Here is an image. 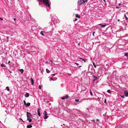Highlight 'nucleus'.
I'll use <instances>...</instances> for the list:
<instances>
[{"label":"nucleus","mask_w":128,"mask_h":128,"mask_svg":"<svg viewBox=\"0 0 128 128\" xmlns=\"http://www.w3.org/2000/svg\"><path fill=\"white\" fill-rule=\"evenodd\" d=\"M39 4L40 5L41 4L42 2L44 4L48 7V9L47 8V10L48 12L50 11V3L48 0H38Z\"/></svg>","instance_id":"f257e3e1"},{"label":"nucleus","mask_w":128,"mask_h":128,"mask_svg":"<svg viewBox=\"0 0 128 128\" xmlns=\"http://www.w3.org/2000/svg\"><path fill=\"white\" fill-rule=\"evenodd\" d=\"M87 0H78V5H81L84 4L87 1Z\"/></svg>","instance_id":"f03ea898"},{"label":"nucleus","mask_w":128,"mask_h":128,"mask_svg":"<svg viewBox=\"0 0 128 128\" xmlns=\"http://www.w3.org/2000/svg\"><path fill=\"white\" fill-rule=\"evenodd\" d=\"M26 116L27 118V120H28V118H32V116L31 113L28 112H26Z\"/></svg>","instance_id":"7ed1b4c3"},{"label":"nucleus","mask_w":128,"mask_h":128,"mask_svg":"<svg viewBox=\"0 0 128 128\" xmlns=\"http://www.w3.org/2000/svg\"><path fill=\"white\" fill-rule=\"evenodd\" d=\"M44 114L45 116V117L44 118V119L45 120L48 117V116H47V113L46 112V111H44Z\"/></svg>","instance_id":"20e7f679"},{"label":"nucleus","mask_w":128,"mask_h":128,"mask_svg":"<svg viewBox=\"0 0 128 128\" xmlns=\"http://www.w3.org/2000/svg\"><path fill=\"white\" fill-rule=\"evenodd\" d=\"M124 95L126 97H128V91L127 90H125L124 91Z\"/></svg>","instance_id":"39448f33"},{"label":"nucleus","mask_w":128,"mask_h":128,"mask_svg":"<svg viewBox=\"0 0 128 128\" xmlns=\"http://www.w3.org/2000/svg\"><path fill=\"white\" fill-rule=\"evenodd\" d=\"M37 112L38 115L39 116H40V109L39 108H38L37 109Z\"/></svg>","instance_id":"423d86ee"},{"label":"nucleus","mask_w":128,"mask_h":128,"mask_svg":"<svg viewBox=\"0 0 128 128\" xmlns=\"http://www.w3.org/2000/svg\"><path fill=\"white\" fill-rule=\"evenodd\" d=\"M56 23L55 21H54V20H52L51 22V24H50L52 26L54 25V24Z\"/></svg>","instance_id":"0eeeda50"},{"label":"nucleus","mask_w":128,"mask_h":128,"mask_svg":"<svg viewBox=\"0 0 128 128\" xmlns=\"http://www.w3.org/2000/svg\"><path fill=\"white\" fill-rule=\"evenodd\" d=\"M30 95V94L27 92H26V94L25 95V96L26 97H28Z\"/></svg>","instance_id":"6e6552de"},{"label":"nucleus","mask_w":128,"mask_h":128,"mask_svg":"<svg viewBox=\"0 0 128 128\" xmlns=\"http://www.w3.org/2000/svg\"><path fill=\"white\" fill-rule=\"evenodd\" d=\"M30 80L31 81L32 85H34V80L32 78H30Z\"/></svg>","instance_id":"1a4fd4ad"},{"label":"nucleus","mask_w":128,"mask_h":128,"mask_svg":"<svg viewBox=\"0 0 128 128\" xmlns=\"http://www.w3.org/2000/svg\"><path fill=\"white\" fill-rule=\"evenodd\" d=\"M56 80V79H54V78H52L51 77H50V81H51V80L54 81V80Z\"/></svg>","instance_id":"9d476101"},{"label":"nucleus","mask_w":128,"mask_h":128,"mask_svg":"<svg viewBox=\"0 0 128 128\" xmlns=\"http://www.w3.org/2000/svg\"><path fill=\"white\" fill-rule=\"evenodd\" d=\"M99 25H101V26L102 27H104L106 26V24H99Z\"/></svg>","instance_id":"9b49d317"},{"label":"nucleus","mask_w":128,"mask_h":128,"mask_svg":"<svg viewBox=\"0 0 128 128\" xmlns=\"http://www.w3.org/2000/svg\"><path fill=\"white\" fill-rule=\"evenodd\" d=\"M32 126L31 125H28L27 126V127L28 128H31L32 127Z\"/></svg>","instance_id":"f8f14e48"},{"label":"nucleus","mask_w":128,"mask_h":128,"mask_svg":"<svg viewBox=\"0 0 128 128\" xmlns=\"http://www.w3.org/2000/svg\"><path fill=\"white\" fill-rule=\"evenodd\" d=\"M76 17L78 18H80V16L78 14H75Z\"/></svg>","instance_id":"ddd939ff"},{"label":"nucleus","mask_w":128,"mask_h":128,"mask_svg":"<svg viewBox=\"0 0 128 128\" xmlns=\"http://www.w3.org/2000/svg\"><path fill=\"white\" fill-rule=\"evenodd\" d=\"M30 105V103L29 102H28L27 104H26V106H29Z\"/></svg>","instance_id":"4468645a"},{"label":"nucleus","mask_w":128,"mask_h":128,"mask_svg":"<svg viewBox=\"0 0 128 128\" xmlns=\"http://www.w3.org/2000/svg\"><path fill=\"white\" fill-rule=\"evenodd\" d=\"M124 17L125 18L126 20H128V18L126 17V14H124Z\"/></svg>","instance_id":"2eb2a0df"},{"label":"nucleus","mask_w":128,"mask_h":128,"mask_svg":"<svg viewBox=\"0 0 128 128\" xmlns=\"http://www.w3.org/2000/svg\"><path fill=\"white\" fill-rule=\"evenodd\" d=\"M43 32L44 33V31L43 32L42 31L41 32H40V33L41 34L42 36H44V35L43 33Z\"/></svg>","instance_id":"dca6fc26"},{"label":"nucleus","mask_w":128,"mask_h":128,"mask_svg":"<svg viewBox=\"0 0 128 128\" xmlns=\"http://www.w3.org/2000/svg\"><path fill=\"white\" fill-rule=\"evenodd\" d=\"M20 72L21 73H22L24 72V70L22 69H21L20 70Z\"/></svg>","instance_id":"f3484780"},{"label":"nucleus","mask_w":128,"mask_h":128,"mask_svg":"<svg viewBox=\"0 0 128 128\" xmlns=\"http://www.w3.org/2000/svg\"><path fill=\"white\" fill-rule=\"evenodd\" d=\"M46 72L47 73H48L50 72L49 71V70L47 69H46Z\"/></svg>","instance_id":"a211bd4d"},{"label":"nucleus","mask_w":128,"mask_h":128,"mask_svg":"<svg viewBox=\"0 0 128 128\" xmlns=\"http://www.w3.org/2000/svg\"><path fill=\"white\" fill-rule=\"evenodd\" d=\"M6 88L7 89V90L9 91L10 90L9 89V88L8 87V86H7L6 87Z\"/></svg>","instance_id":"6ab92c4d"},{"label":"nucleus","mask_w":128,"mask_h":128,"mask_svg":"<svg viewBox=\"0 0 128 128\" xmlns=\"http://www.w3.org/2000/svg\"><path fill=\"white\" fill-rule=\"evenodd\" d=\"M1 67H6V66L4 64H1Z\"/></svg>","instance_id":"aec40b11"},{"label":"nucleus","mask_w":128,"mask_h":128,"mask_svg":"<svg viewBox=\"0 0 128 128\" xmlns=\"http://www.w3.org/2000/svg\"><path fill=\"white\" fill-rule=\"evenodd\" d=\"M79 59L80 60H82V61H84L85 62H86V60H84V59L82 58H79Z\"/></svg>","instance_id":"412c9836"},{"label":"nucleus","mask_w":128,"mask_h":128,"mask_svg":"<svg viewBox=\"0 0 128 128\" xmlns=\"http://www.w3.org/2000/svg\"><path fill=\"white\" fill-rule=\"evenodd\" d=\"M124 55L128 57V54L127 53H126L124 54Z\"/></svg>","instance_id":"4be33fe9"},{"label":"nucleus","mask_w":128,"mask_h":128,"mask_svg":"<svg viewBox=\"0 0 128 128\" xmlns=\"http://www.w3.org/2000/svg\"><path fill=\"white\" fill-rule=\"evenodd\" d=\"M93 62V65L94 67L95 68H96V65L95 64L94 62Z\"/></svg>","instance_id":"5701e85b"},{"label":"nucleus","mask_w":128,"mask_h":128,"mask_svg":"<svg viewBox=\"0 0 128 128\" xmlns=\"http://www.w3.org/2000/svg\"><path fill=\"white\" fill-rule=\"evenodd\" d=\"M28 120V122H31L32 121V120L31 119V118H28V120Z\"/></svg>","instance_id":"b1692460"},{"label":"nucleus","mask_w":128,"mask_h":128,"mask_svg":"<svg viewBox=\"0 0 128 128\" xmlns=\"http://www.w3.org/2000/svg\"><path fill=\"white\" fill-rule=\"evenodd\" d=\"M107 92H108V93H109L110 94L111 93V92L110 91V90H107Z\"/></svg>","instance_id":"393cba45"},{"label":"nucleus","mask_w":128,"mask_h":128,"mask_svg":"<svg viewBox=\"0 0 128 128\" xmlns=\"http://www.w3.org/2000/svg\"><path fill=\"white\" fill-rule=\"evenodd\" d=\"M65 98L66 99H68V95H67L66 96H65Z\"/></svg>","instance_id":"a878e982"},{"label":"nucleus","mask_w":128,"mask_h":128,"mask_svg":"<svg viewBox=\"0 0 128 128\" xmlns=\"http://www.w3.org/2000/svg\"><path fill=\"white\" fill-rule=\"evenodd\" d=\"M27 15V16H29V17L30 18V19L31 18V15H30V14H28V15Z\"/></svg>","instance_id":"bb28decb"},{"label":"nucleus","mask_w":128,"mask_h":128,"mask_svg":"<svg viewBox=\"0 0 128 128\" xmlns=\"http://www.w3.org/2000/svg\"><path fill=\"white\" fill-rule=\"evenodd\" d=\"M24 103V105L26 106V101L25 100H24L23 101Z\"/></svg>","instance_id":"cd10ccee"},{"label":"nucleus","mask_w":128,"mask_h":128,"mask_svg":"<svg viewBox=\"0 0 128 128\" xmlns=\"http://www.w3.org/2000/svg\"><path fill=\"white\" fill-rule=\"evenodd\" d=\"M96 122H97V123H99L100 122L99 120L98 119H96Z\"/></svg>","instance_id":"c85d7f7f"},{"label":"nucleus","mask_w":128,"mask_h":128,"mask_svg":"<svg viewBox=\"0 0 128 128\" xmlns=\"http://www.w3.org/2000/svg\"><path fill=\"white\" fill-rule=\"evenodd\" d=\"M78 20L77 18H75V19L73 21L74 22H75V21H76V20Z\"/></svg>","instance_id":"c756f323"},{"label":"nucleus","mask_w":128,"mask_h":128,"mask_svg":"<svg viewBox=\"0 0 128 128\" xmlns=\"http://www.w3.org/2000/svg\"><path fill=\"white\" fill-rule=\"evenodd\" d=\"M90 94L92 95V93L91 91L90 90Z\"/></svg>","instance_id":"7c9ffc66"},{"label":"nucleus","mask_w":128,"mask_h":128,"mask_svg":"<svg viewBox=\"0 0 128 128\" xmlns=\"http://www.w3.org/2000/svg\"><path fill=\"white\" fill-rule=\"evenodd\" d=\"M75 100L76 102H78L79 101V99H76Z\"/></svg>","instance_id":"2f4dec72"},{"label":"nucleus","mask_w":128,"mask_h":128,"mask_svg":"<svg viewBox=\"0 0 128 128\" xmlns=\"http://www.w3.org/2000/svg\"><path fill=\"white\" fill-rule=\"evenodd\" d=\"M90 100V98H85L84 99V100Z\"/></svg>","instance_id":"473e14b6"},{"label":"nucleus","mask_w":128,"mask_h":128,"mask_svg":"<svg viewBox=\"0 0 128 128\" xmlns=\"http://www.w3.org/2000/svg\"><path fill=\"white\" fill-rule=\"evenodd\" d=\"M61 98L63 100H64V99H65V97H64L62 98Z\"/></svg>","instance_id":"72a5a7b5"},{"label":"nucleus","mask_w":128,"mask_h":128,"mask_svg":"<svg viewBox=\"0 0 128 128\" xmlns=\"http://www.w3.org/2000/svg\"><path fill=\"white\" fill-rule=\"evenodd\" d=\"M39 88L40 89H41V86H40V85H39Z\"/></svg>","instance_id":"f704fd0d"},{"label":"nucleus","mask_w":128,"mask_h":128,"mask_svg":"<svg viewBox=\"0 0 128 128\" xmlns=\"http://www.w3.org/2000/svg\"><path fill=\"white\" fill-rule=\"evenodd\" d=\"M16 20V18H14V21H15ZM15 22H16V21H15Z\"/></svg>","instance_id":"c9c22d12"},{"label":"nucleus","mask_w":128,"mask_h":128,"mask_svg":"<svg viewBox=\"0 0 128 128\" xmlns=\"http://www.w3.org/2000/svg\"><path fill=\"white\" fill-rule=\"evenodd\" d=\"M120 8V7H118V6H116V8Z\"/></svg>","instance_id":"e433bc0d"},{"label":"nucleus","mask_w":128,"mask_h":128,"mask_svg":"<svg viewBox=\"0 0 128 128\" xmlns=\"http://www.w3.org/2000/svg\"><path fill=\"white\" fill-rule=\"evenodd\" d=\"M55 75H56V74H52L51 75L54 76Z\"/></svg>","instance_id":"4c0bfd02"},{"label":"nucleus","mask_w":128,"mask_h":128,"mask_svg":"<svg viewBox=\"0 0 128 128\" xmlns=\"http://www.w3.org/2000/svg\"><path fill=\"white\" fill-rule=\"evenodd\" d=\"M0 19L1 20H3V19L2 18H0Z\"/></svg>","instance_id":"58836bf2"},{"label":"nucleus","mask_w":128,"mask_h":128,"mask_svg":"<svg viewBox=\"0 0 128 128\" xmlns=\"http://www.w3.org/2000/svg\"><path fill=\"white\" fill-rule=\"evenodd\" d=\"M95 33V32H94L93 33V34H93V35L94 36V33Z\"/></svg>","instance_id":"ea45409f"},{"label":"nucleus","mask_w":128,"mask_h":128,"mask_svg":"<svg viewBox=\"0 0 128 128\" xmlns=\"http://www.w3.org/2000/svg\"><path fill=\"white\" fill-rule=\"evenodd\" d=\"M19 119H20V120H21L22 121V122H24V121L22 120V119H20V118H19Z\"/></svg>","instance_id":"a19ab883"},{"label":"nucleus","mask_w":128,"mask_h":128,"mask_svg":"<svg viewBox=\"0 0 128 128\" xmlns=\"http://www.w3.org/2000/svg\"><path fill=\"white\" fill-rule=\"evenodd\" d=\"M121 96L122 98H124V96Z\"/></svg>","instance_id":"79ce46f5"},{"label":"nucleus","mask_w":128,"mask_h":128,"mask_svg":"<svg viewBox=\"0 0 128 128\" xmlns=\"http://www.w3.org/2000/svg\"><path fill=\"white\" fill-rule=\"evenodd\" d=\"M46 64H48V62H46Z\"/></svg>","instance_id":"37998d69"},{"label":"nucleus","mask_w":128,"mask_h":128,"mask_svg":"<svg viewBox=\"0 0 128 128\" xmlns=\"http://www.w3.org/2000/svg\"><path fill=\"white\" fill-rule=\"evenodd\" d=\"M106 99L104 101V103H106Z\"/></svg>","instance_id":"c03bdc74"},{"label":"nucleus","mask_w":128,"mask_h":128,"mask_svg":"<svg viewBox=\"0 0 128 128\" xmlns=\"http://www.w3.org/2000/svg\"><path fill=\"white\" fill-rule=\"evenodd\" d=\"M9 71L10 72V73H12V72L11 71H10L9 70Z\"/></svg>","instance_id":"a18cd8bd"},{"label":"nucleus","mask_w":128,"mask_h":128,"mask_svg":"<svg viewBox=\"0 0 128 128\" xmlns=\"http://www.w3.org/2000/svg\"><path fill=\"white\" fill-rule=\"evenodd\" d=\"M92 121H93V122H95V120H92Z\"/></svg>","instance_id":"49530a36"},{"label":"nucleus","mask_w":128,"mask_h":128,"mask_svg":"<svg viewBox=\"0 0 128 128\" xmlns=\"http://www.w3.org/2000/svg\"><path fill=\"white\" fill-rule=\"evenodd\" d=\"M10 61H9L8 62V63L9 64L10 63Z\"/></svg>","instance_id":"de8ad7c7"},{"label":"nucleus","mask_w":128,"mask_h":128,"mask_svg":"<svg viewBox=\"0 0 128 128\" xmlns=\"http://www.w3.org/2000/svg\"><path fill=\"white\" fill-rule=\"evenodd\" d=\"M52 33L50 35L51 36H52Z\"/></svg>","instance_id":"09e8293b"},{"label":"nucleus","mask_w":128,"mask_h":128,"mask_svg":"<svg viewBox=\"0 0 128 128\" xmlns=\"http://www.w3.org/2000/svg\"><path fill=\"white\" fill-rule=\"evenodd\" d=\"M93 76V77H94V78H96V76Z\"/></svg>","instance_id":"8fccbe9b"},{"label":"nucleus","mask_w":128,"mask_h":128,"mask_svg":"<svg viewBox=\"0 0 128 128\" xmlns=\"http://www.w3.org/2000/svg\"><path fill=\"white\" fill-rule=\"evenodd\" d=\"M50 61L51 62H52V60H50Z\"/></svg>","instance_id":"3c124183"},{"label":"nucleus","mask_w":128,"mask_h":128,"mask_svg":"<svg viewBox=\"0 0 128 128\" xmlns=\"http://www.w3.org/2000/svg\"><path fill=\"white\" fill-rule=\"evenodd\" d=\"M57 36H58V38H59V36L58 35H57Z\"/></svg>","instance_id":"603ef678"},{"label":"nucleus","mask_w":128,"mask_h":128,"mask_svg":"<svg viewBox=\"0 0 128 128\" xmlns=\"http://www.w3.org/2000/svg\"><path fill=\"white\" fill-rule=\"evenodd\" d=\"M118 4L119 5H121V4L120 3H119V4Z\"/></svg>","instance_id":"864d4df0"},{"label":"nucleus","mask_w":128,"mask_h":128,"mask_svg":"<svg viewBox=\"0 0 128 128\" xmlns=\"http://www.w3.org/2000/svg\"><path fill=\"white\" fill-rule=\"evenodd\" d=\"M75 64H78V63H75Z\"/></svg>","instance_id":"5fc2aeb1"},{"label":"nucleus","mask_w":128,"mask_h":128,"mask_svg":"<svg viewBox=\"0 0 128 128\" xmlns=\"http://www.w3.org/2000/svg\"><path fill=\"white\" fill-rule=\"evenodd\" d=\"M6 38H7L8 39V37H7Z\"/></svg>","instance_id":"6e6d98bb"},{"label":"nucleus","mask_w":128,"mask_h":128,"mask_svg":"<svg viewBox=\"0 0 128 128\" xmlns=\"http://www.w3.org/2000/svg\"><path fill=\"white\" fill-rule=\"evenodd\" d=\"M104 0V1L105 2H106V1H105V0Z\"/></svg>","instance_id":"4d7b16f0"},{"label":"nucleus","mask_w":128,"mask_h":128,"mask_svg":"<svg viewBox=\"0 0 128 128\" xmlns=\"http://www.w3.org/2000/svg\"><path fill=\"white\" fill-rule=\"evenodd\" d=\"M26 20H29V19H26Z\"/></svg>","instance_id":"13d9d810"},{"label":"nucleus","mask_w":128,"mask_h":128,"mask_svg":"<svg viewBox=\"0 0 128 128\" xmlns=\"http://www.w3.org/2000/svg\"><path fill=\"white\" fill-rule=\"evenodd\" d=\"M81 66H78V67H81Z\"/></svg>","instance_id":"bf43d9fd"},{"label":"nucleus","mask_w":128,"mask_h":128,"mask_svg":"<svg viewBox=\"0 0 128 128\" xmlns=\"http://www.w3.org/2000/svg\"><path fill=\"white\" fill-rule=\"evenodd\" d=\"M120 20H118V21H120Z\"/></svg>","instance_id":"052dcab7"},{"label":"nucleus","mask_w":128,"mask_h":128,"mask_svg":"<svg viewBox=\"0 0 128 128\" xmlns=\"http://www.w3.org/2000/svg\"><path fill=\"white\" fill-rule=\"evenodd\" d=\"M53 30V28H52V31Z\"/></svg>","instance_id":"680f3d73"},{"label":"nucleus","mask_w":128,"mask_h":128,"mask_svg":"<svg viewBox=\"0 0 128 128\" xmlns=\"http://www.w3.org/2000/svg\"><path fill=\"white\" fill-rule=\"evenodd\" d=\"M78 44V45H80V43Z\"/></svg>","instance_id":"e2e57ef3"},{"label":"nucleus","mask_w":128,"mask_h":128,"mask_svg":"<svg viewBox=\"0 0 128 128\" xmlns=\"http://www.w3.org/2000/svg\"><path fill=\"white\" fill-rule=\"evenodd\" d=\"M8 40H7V42H8Z\"/></svg>","instance_id":"0e129e2a"},{"label":"nucleus","mask_w":128,"mask_h":128,"mask_svg":"<svg viewBox=\"0 0 128 128\" xmlns=\"http://www.w3.org/2000/svg\"><path fill=\"white\" fill-rule=\"evenodd\" d=\"M56 34L54 35V36H56Z\"/></svg>","instance_id":"69168bd1"},{"label":"nucleus","mask_w":128,"mask_h":128,"mask_svg":"<svg viewBox=\"0 0 128 128\" xmlns=\"http://www.w3.org/2000/svg\"><path fill=\"white\" fill-rule=\"evenodd\" d=\"M106 113H107V112H106V113H105V114H106Z\"/></svg>","instance_id":"338daca9"},{"label":"nucleus","mask_w":128,"mask_h":128,"mask_svg":"<svg viewBox=\"0 0 128 128\" xmlns=\"http://www.w3.org/2000/svg\"><path fill=\"white\" fill-rule=\"evenodd\" d=\"M103 115H104V114Z\"/></svg>","instance_id":"774afa93"}]
</instances>
